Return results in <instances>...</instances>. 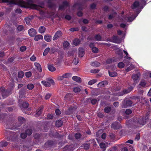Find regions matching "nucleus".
<instances>
[{
	"label": "nucleus",
	"instance_id": "nucleus-16",
	"mask_svg": "<svg viewBox=\"0 0 151 151\" xmlns=\"http://www.w3.org/2000/svg\"><path fill=\"white\" fill-rule=\"evenodd\" d=\"M75 110V108L74 107L70 106L68 108V111H67L66 114L67 115L72 114Z\"/></svg>",
	"mask_w": 151,
	"mask_h": 151
},
{
	"label": "nucleus",
	"instance_id": "nucleus-24",
	"mask_svg": "<svg viewBox=\"0 0 151 151\" xmlns=\"http://www.w3.org/2000/svg\"><path fill=\"white\" fill-rule=\"evenodd\" d=\"M90 143H87L86 142L82 145V147H84V149L86 150H88L90 146Z\"/></svg>",
	"mask_w": 151,
	"mask_h": 151
},
{
	"label": "nucleus",
	"instance_id": "nucleus-38",
	"mask_svg": "<svg viewBox=\"0 0 151 151\" xmlns=\"http://www.w3.org/2000/svg\"><path fill=\"white\" fill-rule=\"evenodd\" d=\"M80 40L78 38H76L73 41V44L75 46L78 45L80 43Z\"/></svg>",
	"mask_w": 151,
	"mask_h": 151
},
{
	"label": "nucleus",
	"instance_id": "nucleus-18",
	"mask_svg": "<svg viewBox=\"0 0 151 151\" xmlns=\"http://www.w3.org/2000/svg\"><path fill=\"white\" fill-rule=\"evenodd\" d=\"M37 70L40 73L42 72V70L41 65L38 63L35 62L34 63Z\"/></svg>",
	"mask_w": 151,
	"mask_h": 151
},
{
	"label": "nucleus",
	"instance_id": "nucleus-31",
	"mask_svg": "<svg viewBox=\"0 0 151 151\" xmlns=\"http://www.w3.org/2000/svg\"><path fill=\"white\" fill-rule=\"evenodd\" d=\"M18 121L20 124H22L25 122V119L23 117L19 116L18 118Z\"/></svg>",
	"mask_w": 151,
	"mask_h": 151
},
{
	"label": "nucleus",
	"instance_id": "nucleus-11",
	"mask_svg": "<svg viewBox=\"0 0 151 151\" xmlns=\"http://www.w3.org/2000/svg\"><path fill=\"white\" fill-rule=\"evenodd\" d=\"M26 89L24 88L20 89L19 92V97L20 98L24 97L26 94Z\"/></svg>",
	"mask_w": 151,
	"mask_h": 151
},
{
	"label": "nucleus",
	"instance_id": "nucleus-46",
	"mask_svg": "<svg viewBox=\"0 0 151 151\" xmlns=\"http://www.w3.org/2000/svg\"><path fill=\"white\" fill-rule=\"evenodd\" d=\"M104 110L105 113H109L111 111V108L110 106H107L104 108Z\"/></svg>",
	"mask_w": 151,
	"mask_h": 151
},
{
	"label": "nucleus",
	"instance_id": "nucleus-43",
	"mask_svg": "<svg viewBox=\"0 0 151 151\" xmlns=\"http://www.w3.org/2000/svg\"><path fill=\"white\" fill-rule=\"evenodd\" d=\"M24 73L22 71H20L18 72V76L19 78H22L24 76Z\"/></svg>",
	"mask_w": 151,
	"mask_h": 151
},
{
	"label": "nucleus",
	"instance_id": "nucleus-50",
	"mask_svg": "<svg viewBox=\"0 0 151 151\" xmlns=\"http://www.w3.org/2000/svg\"><path fill=\"white\" fill-rule=\"evenodd\" d=\"M116 62V61L115 60V59L114 58L108 59L106 61V63L108 64H110L112 62Z\"/></svg>",
	"mask_w": 151,
	"mask_h": 151
},
{
	"label": "nucleus",
	"instance_id": "nucleus-26",
	"mask_svg": "<svg viewBox=\"0 0 151 151\" xmlns=\"http://www.w3.org/2000/svg\"><path fill=\"white\" fill-rule=\"evenodd\" d=\"M46 29L45 27L43 26H41L39 27L38 31L40 33L42 34L45 32Z\"/></svg>",
	"mask_w": 151,
	"mask_h": 151
},
{
	"label": "nucleus",
	"instance_id": "nucleus-56",
	"mask_svg": "<svg viewBox=\"0 0 151 151\" xmlns=\"http://www.w3.org/2000/svg\"><path fill=\"white\" fill-rule=\"evenodd\" d=\"M69 30L70 32L78 31L79 30V29L78 27H73L70 28Z\"/></svg>",
	"mask_w": 151,
	"mask_h": 151
},
{
	"label": "nucleus",
	"instance_id": "nucleus-48",
	"mask_svg": "<svg viewBox=\"0 0 151 151\" xmlns=\"http://www.w3.org/2000/svg\"><path fill=\"white\" fill-rule=\"evenodd\" d=\"M50 51V48L49 47L47 48L44 51L43 55L45 56L47 55L48 53Z\"/></svg>",
	"mask_w": 151,
	"mask_h": 151
},
{
	"label": "nucleus",
	"instance_id": "nucleus-17",
	"mask_svg": "<svg viewBox=\"0 0 151 151\" xmlns=\"http://www.w3.org/2000/svg\"><path fill=\"white\" fill-rule=\"evenodd\" d=\"M7 132L8 133H9L10 135L8 137L9 141H15V138L14 136V133L13 132L9 131H7Z\"/></svg>",
	"mask_w": 151,
	"mask_h": 151
},
{
	"label": "nucleus",
	"instance_id": "nucleus-37",
	"mask_svg": "<svg viewBox=\"0 0 151 151\" xmlns=\"http://www.w3.org/2000/svg\"><path fill=\"white\" fill-rule=\"evenodd\" d=\"M58 50L57 48L52 47L50 49V54H54L55 52H58Z\"/></svg>",
	"mask_w": 151,
	"mask_h": 151
},
{
	"label": "nucleus",
	"instance_id": "nucleus-61",
	"mask_svg": "<svg viewBox=\"0 0 151 151\" xmlns=\"http://www.w3.org/2000/svg\"><path fill=\"white\" fill-rule=\"evenodd\" d=\"M27 135L25 132H23L21 134L20 137L22 139H24L27 137Z\"/></svg>",
	"mask_w": 151,
	"mask_h": 151
},
{
	"label": "nucleus",
	"instance_id": "nucleus-35",
	"mask_svg": "<svg viewBox=\"0 0 151 151\" xmlns=\"http://www.w3.org/2000/svg\"><path fill=\"white\" fill-rule=\"evenodd\" d=\"M3 3H8L10 4H15L14 0H2Z\"/></svg>",
	"mask_w": 151,
	"mask_h": 151
},
{
	"label": "nucleus",
	"instance_id": "nucleus-63",
	"mask_svg": "<svg viewBox=\"0 0 151 151\" xmlns=\"http://www.w3.org/2000/svg\"><path fill=\"white\" fill-rule=\"evenodd\" d=\"M91 50L93 52L95 53H97L99 51V49L96 47H93L91 48Z\"/></svg>",
	"mask_w": 151,
	"mask_h": 151
},
{
	"label": "nucleus",
	"instance_id": "nucleus-45",
	"mask_svg": "<svg viewBox=\"0 0 151 151\" xmlns=\"http://www.w3.org/2000/svg\"><path fill=\"white\" fill-rule=\"evenodd\" d=\"M139 85L142 87H145L146 85V83L145 80H142L139 84Z\"/></svg>",
	"mask_w": 151,
	"mask_h": 151
},
{
	"label": "nucleus",
	"instance_id": "nucleus-6",
	"mask_svg": "<svg viewBox=\"0 0 151 151\" xmlns=\"http://www.w3.org/2000/svg\"><path fill=\"white\" fill-rule=\"evenodd\" d=\"M111 127L114 129H117L122 128V127L119 123L115 122L111 124Z\"/></svg>",
	"mask_w": 151,
	"mask_h": 151
},
{
	"label": "nucleus",
	"instance_id": "nucleus-5",
	"mask_svg": "<svg viewBox=\"0 0 151 151\" xmlns=\"http://www.w3.org/2000/svg\"><path fill=\"white\" fill-rule=\"evenodd\" d=\"M70 3L67 1H64L62 2V4L59 5V10H64L65 9L70 6Z\"/></svg>",
	"mask_w": 151,
	"mask_h": 151
},
{
	"label": "nucleus",
	"instance_id": "nucleus-19",
	"mask_svg": "<svg viewBox=\"0 0 151 151\" xmlns=\"http://www.w3.org/2000/svg\"><path fill=\"white\" fill-rule=\"evenodd\" d=\"M76 6H78V9L80 10H82L84 8L82 4L81 3H76L73 5L74 7H76Z\"/></svg>",
	"mask_w": 151,
	"mask_h": 151
},
{
	"label": "nucleus",
	"instance_id": "nucleus-12",
	"mask_svg": "<svg viewBox=\"0 0 151 151\" xmlns=\"http://www.w3.org/2000/svg\"><path fill=\"white\" fill-rule=\"evenodd\" d=\"M28 33L29 35L32 37H35L37 34V32L34 28H31L28 30Z\"/></svg>",
	"mask_w": 151,
	"mask_h": 151
},
{
	"label": "nucleus",
	"instance_id": "nucleus-39",
	"mask_svg": "<svg viewBox=\"0 0 151 151\" xmlns=\"http://www.w3.org/2000/svg\"><path fill=\"white\" fill-rule=\"evenodd\" d=\"M82 134L79 132H77L74 135V137L76 139H80L82 137Z\"/></svg>",
	"mask_w": 151,
	"mask_h": 151
},
{
	"label": "nucleus",
	"instance_id": "nucleus-3",
	"mask_svg": "<svg viewBox=\"0 0 151 151\" xmlns=\"http://www.w3.org/2000/svg\"><path fill=\"white\" fill-rule=\"evenodd\" d=\"M1 94L3 98H5L9 96L12 93V90L11 89H5L4 87L0 88Z\"/></svg>",
	"mask_w": 151,
	"mask_h": 151
},
{
	"label": "nucleus",
	"instance_id": "nucleus-33",
	"mask_svg": "<svg viewBox=\"0 0 151 151\" xmlns=\"http://www.w3.org/2000/svg\"><path fill=\"white\" fill-rule=\"evenodd\" d=\"M43 108L44 107L43 106H40V107L38 109V110L37 111L36 114L38 116L40 115L41 114Z\"/></svg>",
	"mask_w": 151,
	"mask_h": 151
},
{
	"label": "nucleus",
	"instance_id": "nucleus-64",
	"mask_svg": "<svg viewBox=\"0 0 151 151\" xmlns=\"http://www.w3.org/2000/svg\"><path fill=\"white\" fill-rule=\"evenodd\" d=\"M17 29L18 31L19 32L21 31L24 29L23 26L22 25H19L17 27Z\"/></svg>",
	"mask_w": 151,
	"mask_h": 151
},
{
	"label": "nucleus",
	"instance_id": "nucleus-52",
	"mask_svg": "<svg viewBox=\"0 0 151 151\" xmlns=\"http://www.w3.org/2000/svg\"><path fill=\"white\" fill-rule=\"evenodd\" d=\"M97 81V80L96 79H93L89 81L88 82V84L89 85H91L93 84L96 83Z\"/></svg>",
	"mask_w": 151,
	"mask_h": 151
},
{
	"label": "nucleus",
	"instance_id": "nucleus-47",
	"mask_svg": "<svg viewBox=\"0 0 151 151\" xmlns=\"http://www.w3.org/2000/svg\"><path fill=\"white\" fill-rule=\"evenodd\" d=\"M34 87V85L32 83H29L27 86V88L29 90H32Z\"/></svg>",
	"mask_w": 151,
	"mask_h": 151
},
{
	"label": "nucleus",
	"instance_id": "nucleus-13",
	"mask_svg": "<svg viewBox=\"0 0 151 151\" xmlns=\"http://www.w3.org/2000/svg\"><path fill=\"white\" fill-rule=\"evenodd\" d=\"M108 84V81H104L99 82L97 84L98 87L101 88L105 87Z\"/></svg>",
	"mask_w": 151,
	"mask_h": 151
},
{
	"label": "nucleus",
	"instance_id": "nucleus-42",
	"mask_svg": "<svg viewBox=\"0 0 151 151\" xmlns=\"http://www.w3.org/2000/svg\"><path fill=\"white\" fill-rule=\"evenodd\" d=\"M100 63L97 61L93 62L91 64V66L96 67H99L100 66Z\"/></svg>",
	"mask_w": 151,
	"mask_h": 151
},
{
	"label": "nucleus",
	"instance_id": "nucleus-15",
	"mask_svg": "<svg viewBox=\"0 0 151 151\" xmlns=\"http://www.w3.org/2000/svg\"><path fill=\"white\" fill-rule=\"evenodd\" d=\"M116 53L118 55L120 58H122L123 57V53L121 50L119 48L116 49Z\"/></svg>",
	"mask_w": 151,
	"mask_h": 151
},
{
	"label": "nucleus",
	"instance_id": "nucleus-44",
	"mask_svg": "<svg viewBox=\"0 0 151 151\" xmlns=\"http://www.w3.org/2000/svg\"><path fill=\"white\" fill-rule=\"evenodd\" d=\"M6 113H0V121H1L6 117Z\"/></svg>",
	"mask_w": 151,
	"mask_h": 151
},
{
	"label": "nucleus",
	"instance_id": "nucleus-20",
	"mask_svg": "<svg viewBox=\"0 0 151 151\" xmlns=\"http://www.w3.org/2000/svg\"><path fill=\"white\" fill-rule=\"evenodd\" d=\"M139 6V3L138 1H136L131 6V8L132 9H135L138 8Z\"/></svg>",
	"mask_w": 151,
	"mask_h": 151
},
{
	"label": "nucleus",
	"instance_id": "nucleus-7",
	"mask_svg": "<svg viewBox=\"0 0 151 151\" xmlns=\"http://www.w3.org/2000/svg\"><path fill=\"white\" fill-rule=\"evenodd\" d=\"M132 89V87H130L127 89L122 90L120 93H119V96H122L124 94H127L129 93Z\"/></svg>",
	"mask_w": 151,
	"mask_h": 151
},
{
	"label": "nucleus",
	"instance_id": "nucleus-54",
	"mask_svg": "<svg viewBox=\"0 0 151 151\" xmlns=\"http://www.w3.org/2000/svg\"><path fill=\"white\" fill-rule=\"evenodd\" d=\"M70 45L69 43L67 41H64L63 43V47L64 48H67Z\"/></svg>",
	"mask_w": 151,
	"mask_h": 151
},
{
	"label": "nucleus",
	"instance_id": "nucleus-34",
	"mask_svg": "<svg viewBox=\"0 0 151 151\" xmlns=\"http://www.w3.org/2000/svg\"><path fill=\"white\" fill-rule=\"evenodd\" d=\"M29 106V103L23 101L22 103V108H27Z\"/></svg>",
	"mask_w": 151,
	"mask_h": 151
},
{
	"label": "nucleus",
	"instance_id": "nucleus-59",
	"mask_svg": "<svg viewBox=\"0 0 151 151\" xmlns=\"http://www.w3.org/2000/svg\"><path fill=\"white\" fill-rule=\"evenodd\" d=\"M124 64L122 62H120L118 64V67L120 68H123L124 66Z\"/></svg>",
	"mask_w": 151,
	"mask_h": 151
},
{
	"label": "nucleus",
	"instance_id": "nucleus-32",
	"mask_svg": "<svg viewBox=\"0 0 151 151\" xmlns=\"http://www.w3.org/2000/svg\"><path fill=\"white\" fill-rule=\"evenodd\" d=\"M134 65L131 63L130 66L127 67L125 70L126 72H127L134 68Z\"/></svg>",
	"mask_w": 151,
	"mask_h": 151
},
{
	"label": "nucleus",
	"instance_id": "nucleus-1",
	"mask_svg": "<svg viewBox=\"0 0 151 151\" xmlns=\"http://www.w3.org/2000/svg\"><path fill=\"white\" fill-rule=\"evenodd\" d=\"M135 122L134 121L132 123H129V122L127 121L126 124L128 128L132 129H135L137 127H141L146 124L145 119L144 118L140 117Z\"/></svg>",
	"mask_w": 151,
	"mask_h": 151
},
{
	"label": "nucleus",
	"instance_id": "nucleus-40",
	"mask_svg": "<svg viewBox=\"0 0 151 151\" xmlns=\"http://www.w3.org/2000/svg\"><path fill=\"white\" fill-rule=\"evenodd\" d=\"M48 68L49 70L51 72L55 71L56 70V68L52 65H48Z\"/></svg>",
	"mask_w": 151,
	"mask_h": 151
},
{
	"label": "nucleus",
	"instance_id": "nucleus-58",
	"mask_svg": "<svg viewBox=\"0 0 151 151\" xmlns=\"http://www.w3.org/2000/svg\"><path fill=\"white\" fill-rule=\"evenodd\" d=\"M0 144H1V147H6V146L8 145V142H0Z\"/></svg>",
	"mask_w": 151,
	"mask_h": 151
},
{
	"label": "nucleus",
	"instance_id": "nucleus-4",
	"mask_svg": "<svg viewBox=\"0 0 151 151\" xmlns=\"http://www.w3.org/2000/svg\"><path fill=\"white\" fill-rule=\"evenodd\" d=\"M133 104L132 100L128 98L125 99L122 102L121 107L122 108L131 107Z\"/></svg>",
	"mask_w": 151,
	"mask_h": 151
},
{
	"label": "nucleus",
	"instance_id": "nucleus-51",
	"mask_svg": "<svg viewBox=\"0 0 151 151\" xmlns=\"http://www.w3.org/2000/svg\"><path fill=\"white\" fill-rule=\"evenodd\" d=\"M95 38L97 41H100L101 40V37L99 34L96 35L95 37Z\"/></svg>",
	"mask_w": 151,
	"mask_h": 151
},
{
	"label": "nucleus",
	"instance_id": "nucleus-41",
	"mask_svg": "<svg viewBox=\"0 0 151 151\" xmlns=\"http://www.w3.org/2000/svg\"><path fill=\"white\" fill-rule=\"evenodd\" d=\"M113 41L112 42L114 43H119L118 42L119 39L118 37L116 36H114L112 37Z\"/></svg>",
	"mask_w": 151,
	"mask_h": 151
},
{
	"label": "nucleus",
	"instance_id": "nucleus-27",
	"mask_svg": "<svg viewBox=\"0 0 151 151\" xmlns=\"http://www.w3.org/2000/svg\"><path fill=\"white\" fill-rule=\"evenodd\" d=\"M35 37L34 40L36 41H37L43 39V37L41 35H37Z\"/></svg>",
	"mask_w": 151,
	"mask_h": 151
},
{
	"label": "nucleus",
	"instance_id": "nucleus-2",
	"mask_svg": "<svg viewBox=\"0 0 151 151\" xmlns=\"http://www.w3.org/2000/svg\"><path fill=\"white\" fill-rule=\"evenodd\" d=\"M28 2L23 0L19 1L18 4L21 7L25 8H30L32 9H37V5L34 4H30L29 2H32V0H26Z\"/></svg>",
	"mask_w": 151,
	"mask_h": 151
},
{
	"label": "nucleus",
	"instance_id": "nucleus-25",
	"mask_svg": "<svg viewBox=\"0 0 151 151\" xmlns=\"http://www.w3.org/2000/svg\"><path fill=\"white\" fill-rule=\"evenodd\" d=\"M63 124V122L60 120H59L56 121L55 123V126L58 127H59L62 126Z\"/></svg>",
	"mask_w": 151,
	"mask_h": 151
},
{
	"label": "nucleus",
	"instance_id": "nucleus-62",
	"mask_svg": "<svg viewBox=\"0 0 151 151\" xmlns=\"http://www.w3.org/2000/svg\"><path fill=\"white\" fill-rule=\"evenodd\" d=\"M89 99H90L91 100V102L93 105H95L96 104L97 102V99H91V98H89Z\"/></svg>",
	"mask_w": 151,
	"mask_h": 151
},
{
	"label": "nucleus",
	"instance_id": "nucleus-28",
	"mask_svg": "<svg viewBox=\"0 0 151 151\" xmlns=\"http://www.w3.org/2000/svg\"><path fill=\"white\" fill-rule=\"evenodd\" d=\"M108 72L109 76L111 77H115L117 75V73L116 72L110 71L109 70H108Z\"/></svg>",
	"mask_w": 151,
	"mask_h": 151
},
{
	"label": "nucleus",
	"instance_id": "nucleus-60",
	"mask_svg": "<svg viewBox=\"0 0 151 151\" xmlns=\"http://www.w3.org/2000/svg\"><path fill=\"white\" fill-rule=\"evenodd\" d=\"M24 20L26 22V24L27 25H29L30 24V19L29 18L26 17L25 18Z\"/></svg>",
	"mask_w": 151,
	"mask_h": 151
},
{
	"label": "nucleus",
	"instance_id": "nucleus-14",
	"mask_svg": "<svg viewBox=\"0 0 151 151\" xmlns=\"http://www.w3.org/2000/svg\"><path fill=\"white\" fill-rule=\"evenodd\" d=\"M78 56L79 57H82L85 54L84 49L82 47H80L78 49Z\"/></svg>",
	"mask_w": 151,
	"mask_h": 151
},
{
	"label": "nucleus",
	"instance_id": "nucleus-36",
	"mask_svg": "<svg viewBox=\"0 0 151 151\" xmlns=\"http://www.w3.org/2000/svg\"><path fill=\"white\" fill-rule=\"evenodd\" d=\"M41 83L44 86L47 87H49L50 86L51 84L49 82L45 81H41Z\"/></svg>",
	"mask_w": 151,
	"mask_h": 151
},
{
	"label": "nucleus",
	"instance_id": "nucleus-29",
	"mask_svg": "<svg viewBox=\"0 0 151 151\" xmlns=\"http://www.w3.org/2000/svg\"><path fill=\"white\" fill-rule=\"evenodd\" d=\"M72 79L78 83H81V78L78 76H73L72 77Z\"/></svg>",
	"mask_w": 151,
	"mask_h": 151
},
{
	"label": "nucleus",
	"instance_id": "nucleus-30",
	"mask_svg": "<svg viewBox=\"0 0 151 151\" xmlns=\"http://www.w3.org/2000/svg\"><path fill=\"white\" fill-rule=\"evenodd\" d=\"M125 60H124V62L127 65V66L129 65L130 64V62L129 61H126L125 59H127L128 60H129L131 59V58L128 56V55H126L124 57Z\"/></svg>",
	"mask_w": 151,
	"mask_h": 151
},
{
	"label": "nucleus",
	"instance_id": "nucleus-53",
	"mask_svg": "<svg viewBox=\"0 0 151 151\" xmlns=\"http://www.w3.org/2000/svg\"><path fill=\"white\" fill-rule=\"evenodd\" d=\"M64 77V78H68L71 77L72 76V74L70 73H67L64 74L63 75Z\"/></svg>",
	"mask_w": 151,
	"mask_h": 151
},
{
	"label": "nucleus",
	"instance_id": "nucleus-8",
	"mask_svg": "<svg viewBox=\"0 0 151 151\" xmlns=\"http://www.w3.org/2000/svg\"><path fill=\"white\" fill-rule=\"evenodd\" d=\"M20 125L17 126L14 124L11 123L10 124L9 122L7 123L6 125V127L8 129H19V127H20Z\"/></svg>",
	"mask_w": 151,
	"mask_h": 151
},
{
	"label": "nucleus",
	"instance_id": "nucleus-57",
	"mask_svg": "<svg viewBox=\"0 0 151 151\" xmlns=\"http://www.w3.org/2000/svg\"><path fill=\"white\" fill-rule=\"evenodd\" d=\"M90 6L91 9H94L96 8V4L95 3H93L90 5Z\"/></svg>",
	"mask_w": 151,
	"mask_h": 151
},
{
	"label": "nucleus",
	"instance_id": "nucleus-49",
	"mask_svg": "<svg viewBox=\"0 0 151 151\" xmlns=\"http://www.w3.org/2000/svg\"><path fill=\"white\" fill-rule=\"evenodd\" d=\"M132 78L134 81H136L138 80L139 76L138 74H135L132 76Z\"/></svg>",
	"mask_w": 151,
	"mask_h": 151
},
{
	"label": "nucleus",
	"instance_id": "nucleus-21",
	"mask_svg": "<svg viewBox=\"0 0 151 151\" xmlns=\"http://www.w3.org/2000/svg\"><path fill=\"white\" fill-rule=\"evenodd\" d=\"M52 136L54 138L59 139H62L63 137V135L59 134V133L57 132H55V134H52Z\"/></svg>",
	"mask_w": 151,
	"mask_h": 151
},
{
	"label": "nucleus",
	"instance_id": "nucleus-23",
	"mask_svg": "<svg viewBox=\"0 0 151 151\" xmlns=\"http://www.w3.org/2000/svg\"><path fill=\"white\" fill-rule=\"evenodd\" d=\"M25 132L28 135L30 136L32 134L33 131L31 128H28L25 130Z\"/></svg>",
	"mask_w": 151,
	"mask_h": 151
},
{
	"label": "nucleus",
	"instance_id": "nucleus-22",
	"mask_svg": "<svg viewBox=\"0 0 151 151\" xmlns=\"http://www.w3.org/2000/svg\"><path fill=\"white\" fill-rule=\"evenodd\" d=\"M52 36L49 35H45L44 36L45 40L48 42H50L51 41Z\"/></svg>",
	"mask_w": 151,
	"mask_h": 151
},
{
	"label": "nucleus",
	"instance_id": "nucleus-9",
	"mask_svg": "<svg viewBox=\"0 0 151 151\" xmlns=\"http://www.w3.org/2000/svg\"><path fill=\"white\" fill-rule=\"evenodd\" d=\"M54 144V141L51 140L47 141L44 144V147L46 148L50 147Z\"/></svg>",
	"mask_w": 151,
	"mask_h": 151
},
{
	"label": "nucleus",
	"instance_id": "nucleus-55",
	"mask_svg": "<svg viewBox=\"0 0 151 151\" xmlns=\"http://www.w3.org/2000/svg\"><path fill=\"white\" fill-rule=\"evenodd\" d=\"M100 148L104 149L105 150L106 149V146L104 142H101L99 144Z\"/></svg>",
	"mask_w": 151,
	"mask_h": 151
},
{
	"label": "nucleus",
	"instance_id": "nucleus-10",
	"mask_svg": "<svg viewBox=\"0 0 151 151\" xmlns=\"http://www.w3.org/2000/svg\"><path fill=\"white\" fill-rule=\"evenodd\" d=\"M62 35V32L60 31H57L55 33L53 37V40L54 41L58 39V38L61 37Z\"/></svg>",
	"mask_w": 151,
	"mask_h": 151
}]
</instances>
